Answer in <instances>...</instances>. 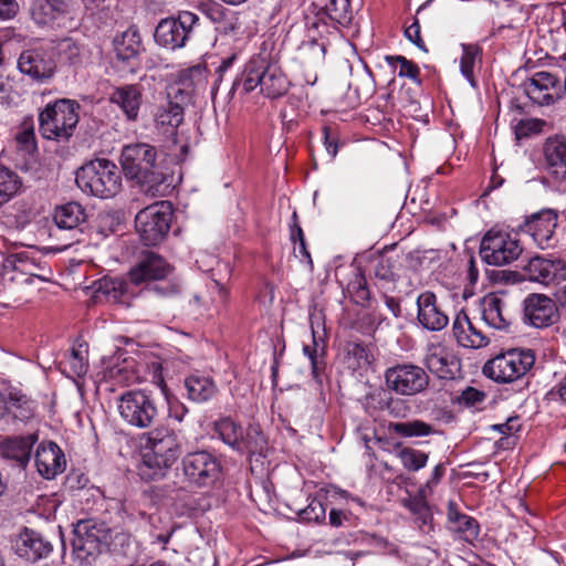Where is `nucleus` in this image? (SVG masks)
I'll use <instances>...</instances> for the list:
<instances>
[{
	"mask_svg": "<svg viewBox=\"0 0 566 566\" xmlns=\"http://www.w3.org/2000/svg\"><path fill=\"white\" fill-rule=\"evenodd\" d=\"M534 363L535 355L531 349L513 348L489 359L482 371L495 382L511 384L523 378Z\"/></svg>",
	"mask_w": 566,
	"mask_h": 566,
	"instance_id": "423d86ee",
	"label": "nucleus"
},
{
	"mask_svg": "<svg viewBox=\"0 0 566 566\" xmlns=\"http://www.w3.org/2000/svg\"><path fill=\"white\" fill-rule=\"evenodd\" d=\"M109 530L93 518L78 521L73 530V556L80 563L90 564L107 545Z\"/></svg>",
	"mask_w": 566,
	"mask_h": 566,
	"instance_id": "6e6552de",
	"label": "nucleus"
},
{
	"mask_svg": "<svg viewBox=\"0 0 566 566\" xmlns=\"http://www.w3.org/2000/svg\"><path fill=\"white\" fill-rule=\"evenodd\" d=\"M109 377L116 378L118 382H132L134 381V375L124 370L123 368H113L109 370Z\"/></svg>",
	"mask_w": 566,
	"mask_h": 566,
	"instance_id": "0e129e2a",
	"label": "nucleus"
},
{
	"mask_svg": "<svg viewBox=\"0 0 566 566\" xmlns=\"http://www.w3.org/2000/svg\"><path fill=\"white\" fill-rule=\"evenodd\" d=\"M324 146L331 159H334L338 153L337 137L332 133L331 128L324 127Z\"/></svg>",
	"mask_w": 566,
	"mask_h": 566,
	"instance_id": "bf43d9fd",
	"label": "nucleus"
},
{
	"mask_svg": "<svg viewBox=\"0 0 566 566\" xmlns=\"http://www.w3.org/2000/svg\"><path fill=\"white\" fill-rule=\"evenodd\" d=\"M385 304H386L387 308L392 313V315L395 317L400 316L401 307H400V303H399L398 300H396L392 296H386L385 297Z\"/></svg>",
	"mask_w": 566,
	"mask_h": 566,
	"instance_id": "338daca9",
	"label": "nucleus"
},
{
	"mask_svg": "<svg viewBox=\"0 0 566 566\" xmlns=\"http://www.w3.org/2000/svg\"><path fill=\"white\" fill-rule=\"evenodd\" d=\"M20 185L15 172L0 166V206L8 202L18 192Z\"/></svg>",
	"mask_w": 566,
	"mask_h": 566,
	"instance_id": "a19ab883",
	"label": "nucleus"
},
{
	"mask_svg": "<svg viewBox=\"0 0 566 566\" xmlns=\"http://www.w3.org/2000/svg\"><path fill=\"white\" fill-rule=\"evenodd\" d=\"M144 468L151 470V479L161 478L181 454L177 434L166 426H159L143 434Z\"/></svg>",
	"mask_w": 566,
	"mask_h": 566,
	"instance_id": "f03ea898",
	"label": "nucleus"
},
{
	"mask_svg": "<svg viewBox=\"0 0 566 566\" xmlns=\"http://www.w3.org/2000/svg\"><path fill=\"white\" fill-rule=\"evenodd\" d=\"M35 434L14 437L7 439L1 444V453L4 458L15 461L20 467H24L31 457V450L36 442Z\"/></svg>",
	"mask_w": 566,
	"mask_h": 566,
	"instance_id": "2f4dec72",
	"label": "nucleus"
},
{
	"mask_svg": "<svg viewBox=\"0 0 566 566\" xmlns=\"http://www.w3.org/2000/svg\"><path fill=\"white\" fill-rule=\"evenodd\" d=\"M565 266V262L559 258L534 256L528 261L525 270L530 280L549 284L564 277Z\"/></svg>",
	"mask_w": 566,
	"mask_h": 566,
	"instance_id": "bb28decb",
	"label": "nucleus"
},
{
	"mask_svg": "<svg viewBox=\"0 0 566 566\" xmlns=\"http://www.w3.org/2000/svg\"><path fill=\"white\" fill-rule=\"evenodd\" d=\"M523 249L517 234L503 229L492 228L482 238L481 259L495 266H502L517 260Z\"/></svg>",
	"mask_w": 566,
	"mask_h": 566,
	"instance_id": "1a4fd4ad",
	"label": "nucleus"
},
{
	"mask_svg": "<svg viewBox=\"0 0 566 566\" xmlns=\"http://www.w3.org/2000/svg\"><path fill=\"white\" fill-rule=\"evenodd\" d=\"M558 224V213L553 209H544L534 213L525 223V231L532 237L535 244L545 250L554 248L557 243L555 230Z\"/></svg>",
	"mask_w": 566,
	"mask_h": 566,
	"instance_id": "6ab92c4d",
	"label": "nucleus"
},
{
	"mask_svg": "<svg viewBox=\"0 0 566 566\" xmlns=\"http://www.w3.org/2000/svg\"><path fill=\"white\" fill-rule=\"evenodd\" d=\"M545 125L546 123L539 118L521 119L514 126L515 136L517 139H522L533 134H538Z\"/></svg>",
	"mask_w": 566,
	"mask_h": 566,
	"instance_id": "49530a36",
	"label": "nucleus"
},
{
	"mask_svg": "<svg viewBox=\"0 0 566 566\" xmlns=\"http://www.w3.org/2000/svg\"><path fill=\"white\" fill-rule=\"evenodd\" d=\"M481 317L491 328L507 331L512 316L509 312L506 300L500 292L486 294L480 304Z\"/></svg>",
	"mask_w": 566,
	"mask_h": 566,
	"instance_id": "5701e85b",
	"label": "nucleus"
},
{
	"mask_svg": "<svg viewBox=\"0 0 566 566\" xmlns=\"http://www.w3.org/2000/svg\"><path fill=\"white\" fill-rule=\"evenodd\" d=\"M198 21V15L190 11H181L177 18L163 19L155 30V41L170 50L182 48Z\"/></svg>",
	"mask_w": 566,
	"mask_h": 566,
	"instance_id": "ddd939ff",
	"label": "nucleus"
},
{
	"mask_svg": "<svg viewBox=\"0 0 566 566\" xmlns=\"http://www.w3.org/2000/svg\"><path fill=\"white\" fill-rule=\"evenodd\" d=\"M109 101L122 111L126 120L136 122L143 105V87L139 84H125L115 87Z\"/></svg>",
	"mask_w": 566,
	"mask_h": 566,
	"instance_id": "a878e982",
	"label": "nucleus"
},
{
	"mask_svg": "<svg viewBox=\"0 0 566 566\" xmlns=\"http://www.w3.org/2000/svg\"><path fill=\"white\" fill-rule=\"evenodd\" d=\"M325 13L340 25H348L353 18L349 0H329L325 6Z\"/></svg>",
	"mask_w": 566,
	"mask_h": 566,
	"instance_id": "ea45409f",
	"label": "nucleus"
},
{
	"mask_svg": "<svg viewBox=\"0 0 566 566\" xmlns=\"http://www.w3.org/2000/svg\"><path fill=\"white\" fill-rule=\"evenodd\" d=\"M551 395H557L563 401L566 402V374L552 389Z\"/></svg>",
	"mask_w": 566,
	"mask_h": 566,
	"instance_id": "69168bd1",
	"label": "nucleus"
},
{
	"mask_svg": "<svg viewBox=\"0 0 566 566\" xmlns=\"http://www.w3.org/2000/svg\"><path fill=\"white\" fill-rule=\"evenodd\" d=\"M399 265L398 259L382 255L375 265V275L381 280L391 281L397 275Z\"/></svg>",
	"mask_w": 566,
	"mask_h": 566,
	"instance_id": "37998d69",
	"label": "nucleus"
},
{
	"mask_svg": "<svg viewBox=\"0 0 566 566\" xmlns=\"http://www.w3.org/2000/svg\"><path fill=\"white\" fill-rule=\"evenodd\" d=\"M55 49L59 57L71 65H80L87 59L86 48L70 38L60 40Z\"/></svg>",
	"mask_w": 566,
	"mask_h": 566,
	"instance_id": "e433bc0d",
	"label": "nucleus"
},
{
	"mask_svg": "<svg viewBox=\"0 0 566 566\" xmlns=\"http://www.w3.org/2000/svg\"><path fill=\"white\" fill-rule=\"evenodd\" d=\"M167 402L169 417L181 422L188 412V408L176 399L167 398Z\"/></svg>",
	"mask_w": 566,
	"mask_h": 566,
	"instance_id": "13d9d810",
	"label": "nucleus"
},
{
	"mask_svg": "<svg viewBox=\"0 0 566 566\" xmlns=\"http://www.w3.org/2000/svg\"><path fill=\"white\" fill-rule=\"evenodd\" d=\"M182 470L190 484L210 486L220 478L221 462L208 451H196L184 457Z\"/></svg>",
	"mask_w": 566,
	"mask_h": 566,
	"instance_id": "4468645a",
	"label": "nucleus"
},
{
	"mask_svg": "<svg viewBox=\"0 0 566 566\" xmlns=\"http://www.w3.org/2000/svg\"><path fill=\"white\" fill-rule=\"evenodd\" d=\"M123 172L135 180L148 197H164L168 189L166 176L157 165L156 148L146 143L125 145L120 154Z\"/></svg>",
	"mask_w": 566,
	"mask_h": 566,
	"instance_id": "f257e3e1",
	"label": "nucleus"
},
{
	"mask_svg": "<svg viewBox=\"0 0 566 566\" xmlns=\"http://www.w3.org/2000/svg\"><path fill=\"white\" fill-rule=\"evenodd\" d=\"M291 239L293 240V242L295 244L298 243L300 253L303 254L308 260L310 264H312L311 255H310L308 251L306 250L303 230L296 223L291 226Z\"/></svg>",
	"mask_w": 566,
	"mask_h": 566,
	"instance_id": "5fc2aeb1",
	"label": "nucleus"
},
{
	"mask_svg": "<svg viewBox=\"0 0 566 566\" xmlns=\"http://www.w3.org/2000/svg\"><path fill=\"white\" fill-rule=\"evenodd\" d=\"M444 473H446V467H444V464H442V463L437 464V465L433 468V470H432L431 476H430V478H429V480L426 482V484L421 488L420 492H421L423 495H426L427 490H428L429 492H431V491H432V489H433L434 486H437V485L440 483V481H441L442 476L444 475Z\"/></svg>",
	"mask_w": 566,
	"mask_h": 566,
	"instance_id": "6e6d98bb",
	"label": "nucleus"
},
{
	"mask_svg": "<svg viewBox=\"0 0 566 566\" xmlns=\"http://www.w3.org/2000/svg\"><path fill=\"white\" fill-rule=\"evenodd\" d=\"M424 364L432 374L441 379L453 378L458 369L454 354L440 343L428 344Z\"/></svg>",
	"mask_w": 566,
	"mask_h": 566,
	"instance_id": "b1692460",
	"label": "nucleus"
},
{
	"mask_svg": "<svg viewBox=\"0 0 566 566\" xmlns=\"http://www.w3.org/2000/svg\"><path fill=\"white\" fill-rule=\"evenodd\" d=\"M483 398L484 394L472 387L467 388L461 396V400L468 405L481 402Z\"/></svg>",
	"mask_w": 566,
	"mask_h": 566,
	"instance_id": "e2e57ef3",
	"label": "nucleus"
},
{
	"mask_svg": "<svg viewBox=\"0 0 566 566\" xmlns=\"http://www.w3.org/2000/svg\"><path fill=\"white\" fill-rule=\"evenodd\" d=\"M417 308V319L428 331H442L449 323V316L438 304L436 294L430 291L418 295Z\"/></svg>",
	"mask_w": 566,
	"mask_h": 566,
	"instance_id": "412c9836",
	"label": "nucleus"
},
{
	"mask_svg": "<svg viewBox=\"0 0 566 566\" xmlns=\"http://www.w3.org/2000/svg\"><path fill=\"white\" fill-rule=\"evenodd\" d=\"M385 379L388 389L401 396H415L429 386L426 370L413 364H397L388 368Z\"/></svg>",
	"mask_w": 566,
	"mask_h": 566,
	"instance_id": "f8f14e48",
	"label": "nucleus"
},
{
	"mask_svg": "<svg viewBox=\"0 0 566 566\" xmlns=\"http://www.w3.org/2000/svg\"><path fill=\"white\" fill-rule=\"evenodd\" d=\"M15 95L13 81L0 74V105H9Z\"/></svg>",
	"mask_w": 566,
	"mask_h": 566,
	"instance_id": "603ef678",
	"label": "nucleus"
},
{
	"mask_svg": "<svg viewBox=\"0 0 566 566\" xmlns=\"http://www.w3.org/2000/svg\"><path fill=\"white\" fill-rule=\"evenodd\" d=\"M172 273V266L160 255L145 254L127 273L130 284L140 285L165 281Z\"/></svg>",
	"mask_w": 566,
	"mask_h": 566,
	"instance_id": "a211bd4d",
	"label": "nucleus"
},
{
	"mask_svg": "<svg viewBox=\"0 0 566 566\" xmlns=\"http://www.w3.org/2000/svg\"><path fill=\"white\" fill-rule=\"evenodd\" d=\"M545 157L552 175L556 179L566 178V143L559 139H549L545 145Z\"/></svg>",
	"mask_w": 566,
	"mask_h": 566,
	"instance_id": "72a5a7b5",
	"label": "nucleus"
},
{
	"mask_svg": "<svg viewBox=\"0 0 566 566\" xmlns=\"http://www.w3.org/2000/svg\"><path fill=\"white\" fill-rule=\"evenodd\" d=\"M397 457L402 467L410 472L423 469L429 460V453L409 447L400 449Z\"/></svg>",
	"mask_w": 566,
	"mask_h": 566,
	"instance_id": "58836bf2",
	"label": "nucleus"
},
{
	"mask_svg": "<svg viewBox=\"0 0 566 566\" xmlns=\"http://www.w3.org/2000/svg\"><path fill=\"white\" fill-rule=\"evenodd\" d=\"M448 527L450 531L459 533L465 539L474 538L479 533L475 520L459 512L457 504L453 502L448 504Z\"/></svg>",
	"mask_w": 566,
	"mask_h": 566,
	"instance_id": "473e14b6",
	"label": "nucleus"
},
{
	"mask_svg": "<svg viewBox=\"0 0 566 566\" xmlns=\"http://www.w3.org/2000/svg\"><path fill=\"white\" fill-rule=\"evenodd\" d=\"M75 181L83 192L99 198H112L122 188L120 171L107 159H95L81 167Z\"/></svg>",
	"mask_w": 566,
	"mask_h": 566,
	"instance_id": "7ed1b4c3",
	"label": "nucleus"
},
{
	"mask_svg": "<svg viewBox=\"0 0 566 566\" xmlns=\"http://www.w3.org/2000/svg\"><path fill=\"white\" fill-rule=\"evenodd\" d=\"M31 15L38 24H45L53 19V4L50 0H35L31 8Z\"/></svg>",
	"mask_w": 566,
	"mask_h": 566,
	"instance_id": "09e8293b",
	"label": "nucleus"
},
{
	"mask_svg": "<svg viewBox=\"0 0 566 566\" xmlns=\"http://www.w3.org/2000/svg\"><path fill=\"white\" fill-rule=\"evenodd\" d=\"M306 48L312 51L321 61L324 60L325 56V45L323 43H318L317 41H310L306 44Z\"/></svg>",
	"mask_w": 566,
	"mask_h": 566,
	"instance_id": "774afa93",
	"label": "nucleus"
},
{
	"mask_svg": "<svg viewBox=\"0 0 566 566\" xmlns=\"http://www.w3.org/2000/svg\"><path fill=\"white\" fill-rule=\"evenodd\" d=\"M478 55V49L474 46H463V53L460 59V70L462 75L468 80V82L475 86L474 80V64Z\"/></svg>",
	"mask_w": 566,
	"mask_h": 566,
	"instance_id": "a18cd8bd",
	"label": "nucleus"
},
{
	"mask_svg": "<svg viewBox=\"0 0 566 566\" xmlns=\"http://www.w3.org/2000/svg\"><path fill=\"white\" fill-rule=\"evenodd\" d=\"M242 85L247 93L260 87L266 97L277 98L289 91L290 81L279 65L256 55L245 64Z\"/></svg>",
	"mask_w": 566,
	"mask_h": 566,
	"instance_id": "20e7f679",
	"label": "nucleus"
},
{
	"mask_svg": "<svg viewBox=\"0 0 566 566\" xmlns=\"http://www.w3.org/2000/svg\"><path fill=\"white\" fill-rule=\"evenodd\" d=\"M129 281L119 277H104L98 281L96 293L113 302H124L129 292Z\"/></svg>",
	"mask_w": 566,
	"mask_h": 566,
	"instance_id": "c9c22d12",
	"label": "nucleus"
},
{
	"mask_svg": "<svg viewBox=\"0 0 566 566\" xmlns=\"http://www.w3.org/2000/svg\"><path fill=\"white\" fill-rule=\"evenodd\" d=\"M386 62L397 72L400 77H408L413 82L419 83V67L401 55H388L385 57Z\"/></svg>",
	"mask_w": 566,
	"mask_h": 566,
	"instance_id": "79ce46f5",
	"label": "nucleus"
},
{
	"mask_svg": "<svg viewBox=\"0 0 566 566\" xmlns=\"http://www.w3.org/2000/svg\"><path fill=\"white\" fill-rule=\"evenodd\" d=\"M326 510L318 500H312L310 504L301 512L303 520L321 522L325 518Z\"/></svg>",
	"mask_w": 566,
	"mask_h": 566,
	"instance_id": "3c124183",
	"label": "nucleus"
},
{
	"mask_svg": "<svg viewBox=\"0 0 566 566\" xmlns=\"http://www.w3.org/2000/svg\"><path fill=\"white\" fill-rule=\"evenodd\" d=\"M1 394L2 397H6L7 405H9V412H12L13 409L31 410L29 398L20 389L6 387Z\"/></svg>",
	"mask_w": 566,
	"mask_h": 566,
	"instance_id": "c03bdc74",
	"label": "nucleus"
},
{
	"mask_svg": "<svg viewBox=\"0 0 566 566\" xmlns=\"http://www.w3.org/2000/svg\"><path fill=\"white\" fill-rule=\"evenodd\" d=\"M140 49V36L136 29H128L114 40L116 56L123 61L135 57Z\"/></svg>",
	"mask_w": 566,
	"mask_h": 566,
	"instance_id": "f704fd0d",
	"label": "nucleus"
},
{
	"mask_svg": "<svg viewBox=\"0 0 566 566\" xmlns=\"http://www.w3.org/2000/svg\"><path fill=\"white\" fill-rule=\"evenodd\" d=\"M99 224H98V232L103 234L104 237H107L111 232L115 231V223L118 224L116 221V218L113 213L106 212L101 213L98 217Z\"/></svg>",
	"mask_w": 566,
	"mask_h": 566,
	"instance_id": "4d7b16f0",
	"label": "nucleus"
},
{
	"mask_svg": "<svg viewBox=\"0 0 566 566\" xmlns=\"http://www.w3.org/2000/svg\"><path fill=\"white\" fill-rule=\"evenodd\" d=\"M523 93L539 106H548L560 99L564 87L558 76L549 72H536L522 84Z\"/></svg>",
	"mask_w": 566,
	"mask_h": 566,
	"instance_id": "2eb2a0df",
	"label": "nucleus"
},
{
	"mask_svg": "<svg viewBox=\"0 0 566 566\" xmlns=\"http://www.w3.org/2000/svg\"><path fill=\"white\" fill-rule=\"evenodd\" d=\"M405 35L419 49L426 50L424 43L420 36V24L418 20H415L409 27L406 28Z\"/></svg>",
	"mask_w": 566,
	"mask_h": 566,
	"instance_id": "052dcab7",
	"label": "nucleus"
},
{
	"mask_svg": "<svg viewBox=\"0 0 566 566\" xmlns=\"http://www.w3.org/2000/svg\"><path fill=\"white\" fill-rule=\"evenodd\" d=\"M452 333L458 344L465 348H482L489 344V338L472 324L463 311L455 315Z\"/></svg>",
	"mask_w": 566,
	"mask_h": 566,
	"instance_id": "c85d7f7f",
	"label": "nucleus"
},
{
	"mask_svg": "<svg viewBox=\"0 0 566 566\" xmlns=\"http://www.w3.org/2000/svg\"><path fill=\"white\" fill-rule=\"evenodd\" d=\"M200 11L214 25L219 36L237 38L242 33L240 14L216 1L200 4Z\"/></svg>",
	"mask_w": 566,
	"mask_h": 566,
	"instance_id": "aec40b11",
	"label": "nucleus"
},
{
	"mask_svg": "<svg viewBox=\"0 0 566 566\" xmlns=\"http://www.w3.org/2000/svg\"><path fill=\"white\" fill-rule=\"evenodd\" d=\"M20 11L18 0H0V21L12 20Z\"/></svg>",
	"mask_w": 566,
	"mask_h": 566,
	"instance_id": "864d4df0",
	"label": "nucleus"
},
{
	"mask_svg": "<svg viewBox=\"0 0 566 566\" xmlns=\"http://www.w3.org/2000/svg\"><path fill=\"white\" fill-rule=\"evenodd\" d=\"M80 104L72 99H59L48 104L40 113V133L46 139H67L78 123Z\"/></svg>",
	"mask_w": 566,
	"mask_h": 566,
	"instance_id": "0eeeda50",
	"label": "nucleus"
},
{
	"mask_svg": "<svg viewBox=\"0 0 566 566\" xmlns=\"http://www.w3.org/2000/svg\"><path fill=\"white\" fill-rule=\"evenodd\" d=\"M172 219L171 205L158 201L140 210L135 217L136 230L145 245H157L167 235Z\"/></svg>",
	"mask_w": 566,
	"mask_h": 566,
	"instance_id": "9d476101",
	"label": "nucleus"
},
{
	"mask_svg": "<svg viewBox=\"0 0 566 566\" xmlns=\"http://www.w3.org/2000/svg\"><path fill=\"white\" fill-rule=\"evenodd\" d=\"M389 429L405 438L427 437L433 433L432 426L422 420L392 422L389 424Z\"/></svg>",
	"mask_w": 566,
	"mask_h": 566,
	"instance_id": "4c0bfd02",
	"label": "nucleus"
},
{
	"mask_svg": "<svg viewBox=\"0 0 566 566\" xmlns=\"http://www.w3.org/2000/svg\"><path fill=\"white\" fill-rule=\"evenodd\" d=\"M313 336V345H304L303 353L305 356L308 357L312 366V373L316 377L321 370V364L319 357L324 355V346L319 345L315 337L314 331H312Z\"/></svg>",
	"mask_w": 566,
	"mask_h": 566,
	"instance_id": "de8ad7c7",
	"label": "nucleus"
},
{
	"mask_svg": "<svg viewBox=\"0 0 566 566\" xmlns=\"http://www.w3.org/2000/svg\"><path fill=\"white\" fill-rule=\"evenodd\" d=\"M35 465L38 472L44 479L50 480L65 470V455L55 442L44 441L38 446L35 452Z\"/></svg>",
	"mask_w": 566,
	"mask_h": 566,
	"instance_id": "393cba45",
	"label": "nucleus"
},
{
	"mask_svg": "<svg viewBox=\"0 0 566 566\" xmlns=\"http://www.w3.org/2000/svg\"><path fill=\"white\" fill-rule=\"evenodd\" d=\"M53 221L60 231L70 233L71 242L65 243L63 249L82 241V235L87 221L85 208L75 201L55 207L53 212Z\"/></svg>",
	"mask_w": 566,
	"mask_h": 566,
	"instance_id": "dca6fc26",
	"label": "nucleus"
},
{
	"mask_svg": "<svg viewBox=\"0 0 566 566\" xmlns=\"http://www.w3.org/2000/svg\"><path fill=\"white\" fill-rule=\"evenodd\" d=\"M217 437L240 454H263L266 439L259 424L251 423L245 429L230 417H221L213 423Z\"/></svg>",
	"mask_w": 566,
	"mask_h": 566,
	"instance_id": "39448f33",
	"label": "nucleus"
},
{
	"mask_svg": "<svg viewBox=\"0 0 566 566\" xmlns=\"http://www.w3.org/2000/svg\"><path fill=\"white\" fill-rule=\"evenodd\" d=\"M122 420L134 428H149L158 416L155 400L144 390H127L117 400Z\"/></svg>",
	"mask_w": 566,
	"mask_h": 566,
	"instance_id": "9b49d317",
	"label": "nucleus"
},
{
	"mask_svg": "<svg viewBox=\"0 0 566 566\" xmlns=\"http://www.w3.org/2000/svg\"><path fill=\"white\" fill-rule=\"evenodd\" d=\"M65 365L70 368L74 376H82L87 371V364L81 350L72 349L65 357Z\"/></svg>",
	"mask_w": 566,
	"mask_h": 566,
	"instance_id": "8fccbe9b",
	"label": "nucleus"
},
{
	"mask_svg": "<svg viewBox=\"0 0 566 566\" xmlns=\"http://www.w3.org/2000/svg\"><path fill=\"white\" fill-rule=\"evenodd\" d=\"M154 289L158 294H160L163 296H171V295H176L180 292L181 284L179 281L174 280V281H169L168 283H164L160 285L156 284Z\"/></svg>",
	"mask_w": 566,
	"mask_h": 566,
	"instance_id": "680f3d73",
	"label": "nucleus"
},
{
	"mask_svg": "<svg viewBox=\"0 0 566 566\" xmlns=\"http://www.w3.org/2000/svg\"><path fill=\"white\" fill-rule=\"evenodd\" d=\"M525 318L530 325L544 328L553 325L558 318L555 302L543 294H532L525 300Z\"/></svg>",
	"mask_w": 566,
	"mask_h": 566,
	"instance_id": "4be33fe9",
	"label": "nucleus"
},
{
	"mask_svg": "<svg viewBox=\"0 0 566 566\" xmlns=\"http://www.w3.org/2000/svg\"><path fill=\"white\" fill-rule=\"evenodd\" d=\"M185 387L188 398L198 403L209 401L218 392V387L212 377L200 373L187 376Z\"/></svg>",
	"mask_w": 566,
	"mask_h": 566,
	"instance_id": "7c9ffc66",
	"label": "nucleus"
},
{
	"mask_svg": "<svg viewBox=\"0 0 566 566\" xmlns=\"http://www.w3.org/2000/svg\"><path fill=\"white\" fill-rule=\"evenodd\" d=\"M51 551V543L45 541L41 534L29 528H25L15 542V553L29 562L44 558Z\"/></svg>",
	"mask_w": 566,
	"mask_h": 566,
	"instance_id": "cd10ccee",
	"label": "nucleus"
},
{
	"mask_svg": "<svg viewBox=\"0 0 566 566\" xmlns=\"http://www.w3.org/2000/svg\"><path fill=\"white\" fill-rule=\"evenodd\" d=\"M18 69L31 80L44 83L53 77L56 65L50 52L43 49H29L21 52Z\"/></svg>",
	"mask_w": 566,
	"mask_h": 566,
	"instance_id": "f3484780",
	"label": "nucleus"
},
{
	"mask_svg": "<svg viewBox=\"0 0 566 566\" xmlns=\"http://www.w3.org/2000/svg\"><path fill=\"white\" fill-rule=\"evenodd\" d=\"M184 98L185 95L181 90H178L175 97L171 98L168 94V98L161 103L155 113V122L157 126L168 132L169 129L177 128L184 120Z\"/></svg>",
	"mask_w": 566,
	"mask_h": 566,
	"instance_id": "c756f323",
	"label": "nucleus"
}]
</instances>
